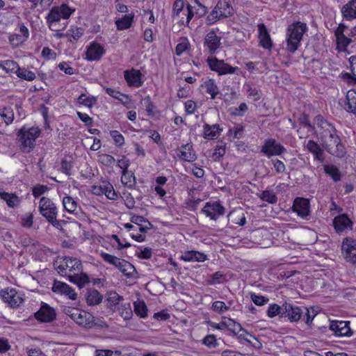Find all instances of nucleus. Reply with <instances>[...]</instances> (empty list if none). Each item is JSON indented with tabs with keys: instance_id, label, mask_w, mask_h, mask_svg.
I'll list each match as a JSON object with an SVG mask.
<instances>
[{
	"instance_id": "nucleus-1",
	"label": "nucleus",
	"mask_w": 356,
	"mask_h": 356,
	"mask_svg": "<svg viewBox=\"0 0 356 356\" xmlns=\"http://www.w3.org/2000/svg\"><path fill=\"white\" fill-rule=\"evenodd\" d=\"M306 24L298 22L289 25L286 29V50L294 54L298 49L303 34L307 31Z\"/></svg>"
},
{
	"instance_id": "nucleus-2",
	"label": "nucleus",
	"mask_w": 356,
	"mask_h": 356,
	"mask_svg": "<svg viewBox=\"0 0 356 356\" xmlns=\"http://www.w3.org/2000/svg\"><path fill=\"white\" fill-rule=\"evenodd\" d=\"M40 130L37 127L26 129L22 127L17 133L20 149L24 153H29L35 146V140L40 136Z\"/></svg>"
},
{
	"instance_id": "nucleus-3",
	"label": "nucleus",
	"mask_w": 356,
	"mask_h": 356,
	"mask_svg": "<svg viewBox=\"0 0 356 356\" xmlns=\"http://www.w3.org/2000/svg\"><path fill=\"white\" fill-rule=\"evenodd\" d=\"M234 10L232 6L226 1H219L213 10L207 16L206 23L212 25L217 21L227 18L234 15Z\"/></svg>"
},
{
	"instance_id": "nucleus-4",
	"label": "nucleus",
	"mask_w": 356,
	"mask_h": 356,
	"mask_svg": "<svg viewBox=\"0 0 356 356\" xmlns=\"http://www.w3.org/2000/svg\"><path fill=\"white\" fill-rule=\"evenodd\" d=\"M74 10V9L70 8L65 3H63L60 6L53 7L47 16V21L49 29L51 31H56V23L58 22L60 19H68Z\"/></svg>"
},
{
	"instance_id": "nucleus-5",
	"label": "nucleus",
	"mask_w": 356,
	"mask_h": 356,
	"mask_svg": "<svg viewBox=\"0 0 356 356\" xmlns=\"http://www.w3.org/2000/svg\"><path fill=\"white\" fill-rule=\"evenodd\" d=\"M54 264L55 268L60 274L67 276L70 274H74L76 272L83 270V265L81 261L76 257H65L62 258L59 262Z\"/></svg>"
},
{
	"instance_id": "nucleus-6",
	"label": "nucleus",
	"mask_w": 356,
	"mask_h": 356,
	"mask_svg": "<svg viewBox=\"0 0 356 356\" xmlns=\"http://www.w3.org/2000/svg\"><path fill=\"white\" fill-rule=\"evenodd\" d=\"M314 124H316L318 127L324 129L328 130L329 128H331L332 131L330 132V138L331 139V145H334L336 146L337 150H340L341 152V156L343 155V145L341 143L340 138L336 134V129L332 126V124L328 122L326 119L324 118L321 115H317L314 118Z\"/></svg>"
},
{
	"instance_id": "nucleus-7",
	"label": "nucleus",
	"mask_w": 356,
	"mask_h": 356,
	"mask_svg": "<svg viewBox=\"0 0 356 356\" xmlns=\"http://www.w3.org/2000/svg\"><path fill=\"white\" fill-rule=\"evenodd\" d=\"M207 63L210 70L216 72L219 75L234 74L238 70L237 67H232L223 60H219L216 57H209Z\"/></svg>"
},
{
	"instance_id": "nucleus-8",
	"label": "nucleus",
	"mask_w": 356,
	"mask_h": 356,
	"mask_svg": "<svg viewBox=\"0 0 356 356\" xmlns=\"http://www.w3.org/2000/svg\"><path fill=\"white\" fill-rule=\"evenodd\" d=\"M304 314V309L291 302H284L282 317L287 318L290 322H298Z\"/></svg>"
},
{
	"instance_id": "nucleus-9",
	"label": "nucleus",
	"mask_w": 356,
	"mask_h": 356,
	"mask_svg": "<svg viewBox=\"0 0 356 356\" xmlns=\"http://www.w3.org/2000/svg\"><path fill=\"white\" fill-rule=\"evenodd\" d=\"M225 211V207L218 201L207 202L201 210L202 213L213 220H216L220 216H223Z\"/></svg>"
},
{
	"instance_id": "nucleus-10",
	"label": "nucleus",
	"mask_w": 356,
	"mask_h": 356,
	"mask_svg": "<svg viewBox=\"0 0 356 356\" xmlns=\"http://www.w3.org/2000/svg\"><path fill=\"white\" fill-rule=\"evenodd\" d=\"M261 152L270 158L273 156L281 155L286 152V148L280 143H277L275 139L268 138L265 140Z\"/></svg>"
},
{
	"instance_id": "nucleus-11",
	"label": "nucleus",
	"mask_w": 356,
	"mask_h": 356,
	"mask_svg": "<svg viewBox=\"0 0 356 356\" xmlns=\"http://www.w3.org/2000/svg\"><path fill=\"white\" fill-rule=\"evenodd\" d=\"M342 254L346 260L351 264L356 263V240L346 237L341 245Z\"/></svg>"
},
{
	"instance_id": "nucleus-12",
	"label": "nucleus",
	"mask_w": 356,
	"mask_h": 356,
	"mask_svg": "<svg viewBox=\"0 0 356 356\" xmlns=\"http://www.w3.org/2000/svg\"><path fill=\"white\" fill-rule=\"evenodd\" d=\"M204 47L210 54H215L221 47V38L218 36L214 29L211 30L204 37Z\"/></svg>"
},
{
	"instance_id": "nucleus-13",
	"label": "nucleus",
	"mask_w": 356,
	"mask_h": 356,
	"mask_svg": "<svg viewBox=\"0 0 356 356\" xmlns=\"http://www.w3.org/2000/svg\"><path fill=\"white\" fill-rule=\"evenodd\" d=\"M39 211L40 214L48 219L53 220L57 216V209L54 203L48 197H42L40 200Z\"/></svg>"
},
{
	"instance_id": "nucleus-14",
	"label": "nucleus",
	"mask_w": 356,
	"mask_h": 356,
	"mask_svg": "<svg viewBox=\"0 0 356 356\" xmlns=\"http://www.w3.org/2000/svg\"><path fill=\"white\" fill-rule=\"evenodd\" d=\"M349 321H334L330 323V329L337 337H350L353 334Z\"/></svg>"
},
{
	"instance_id": "nucleus-15",
	"label": "nucleus",
	"mask_w": 356,
	"mask_h": 356,
	"mask_svg": "<svg viewBox=\"0 0 356 356\" xmlns=\"http://www.w3.org/2000/svg\"><path fill=\"white\" fill-rule=\"evenodd\" d=\"M0 297L12 307H19L23 302V299L13 289H5L0 291Z\"/></svg>"
},
{
	"instance_id": "nucleus-16",
	"label": "nucleus",
	"mask_w": 356,
	"mask_h": 356,
	"mask_svg": "<svg viewBox=\"0 0 356 356\" xmlns=\"http://www.w3.org/2000/svg\"><path fill=\"white\" fill-rule=\"evenodd\" d=\"M309 201L304 197H296L292 206V210L296 212L298 216L305 218L310 213Z\"/></svg>"
},
{
	"instance_id": "nucleus-17",
	"label": "nucleus",
	"mask_w": 356,
	"mask_h": 356,
	"mask_svg": "<svg viewBox=\"0 0 356 356\" xmlns=\"http://www.w3.org/2000/svg\"><path fill=\"white\" fill-rule=\"evenodd\" d=\"M142 76L140 71L134 68L124 72V79L130 87H140L143 83Z\"/></svg>"
},
{
	"instance_id": "nucleus-18",
	"label": "nucleus",
	"mask_w": 356,
	"mask_h": 356,
	"mask_svg": "<svg viewBox=\"0 0 356 356\" xmlns=\"http://www.w3.org/2000/svg\"><path fill=\"white\" fill-rule=\"evenodd\" d=\"M92 192L96 195L104 194L107 198L112 200H116L118 197L113 185L109 182H103L99 186H93Z\"/></svg>"
},
{
	"instance_id": "nucleus-19",
	"label": "nucleus",
	"mask_w": 356,
	"mask_h": 356,
	"mask_svg": "<svg viewBox=\"0 0 356 356\" xmlns=\"http://www.w3.org/2000/svg\"><path fill=\"white\" fill-rule=\"evenodd\" d=\"M56 312L47 304H44L40 309L35 314L37 320L41 322L50 323L56 319Z\"/></svg>"
},
{
	"instance_id": "nucleus-20",
	"label": "nucleus",
	"mask_w": 356,
	"mask_h": 356,
	"mask_svg": "<svg viewBox=\"0 0 356 356\" xmlns=\"http://www.w3.org/2000/svg\"><path fill=\"white\" fill-rule=\"evenodd\" d=\"M51 289L54 293L65 295L71 300H75L77 298L76 293L66 283L55 280Z\"/></svg>"
},
{
	"instance_id": "nucleus-21",
	"label": "nucleus",
	"mask_w": 356,
	"mask_h": 356,
	"mask_svg": "<svg viewBox=\"0 0 356 356\" xmlns=\"http://www.w3.org/2000/svg\"><path fill=\"white\" fill-rule=\"evenodd\" d=\"M106 50L103 46L97 42H92L87 48L86 55L88 60H99L105 54Z\"/></svg>"
},
{
	"instance_id": "nucleus-22",
	"label": "nucleus",
	"mask_w": 356,
	"mask_h": 356,
	"mask_svg": "<svg viewBox=\"0 0 356 356\" xmlns=\"http://www.w3.org/2000/svg\"><path fill=\"white\" fill-rule=\"evenodd\" d=\"M177 156L187 162H193L197 159V155L191 143L181 145L177 149Z\"/></svg>"
},
{
	"instance_id": "nucleus-23",
	"label": "nucleus",
	"mask_w": 356,
	"mask_h": 356,
	"mask_svg": "<svg viewBox=\"0 0 356 356\" xmlns=\"http://www.w3.org/2000/svg\"><path fill=\"white\" fill-rule=\"evenodd\" d=\"M353 221L343 213L336 216L333 219V225L337 232H342L347 229H353Z\"/></svg>"
},
{
	"instance_id": "nucleus-24",
	"label": "nucleus",
	"mask_w": 356,
	"mask_h": 356,
	"mask_svg": "<svg viewBox=\"0 0 356 356\" xmlns=\"http://www.w3.org/2000/svg\"><path fill=\"white\" fill-rule=\"evenodd\" d=\"M92 318L91 314L76 308V312L74 314L72 320L80 325L90 327L92 325Z\"/></svg>"
},
{
	"instance_id": "nucleus-25",
	"label": "nucleus",
	"mask_w": 356,
	"mask_h": 356,
	"mask_svg": "<svg viewBox=\"0 0 356 356\" xmlns=\"http://www.w3.org/2000/svg\"><path fill=\"white\" fill-rule=\"evenodd\" d=\"M258 31L261 46L264 49H270L273 43L266 25L263 23L258 24Z\"/></svg>"
},
{
	"instance_id": "nucleus-26",
	"label": "nucleus",
	"mask_w": 356,
	"mask_h": 356,
	"mask_svg": "<svg viewBox=\"0 0 356 356\" xmlns=\"http://www.w3.org/2000/svg\"><path fill=\"white\" fill-rule=\"evenodd\" d=\"M179 259L188 262H203L208 259L207 256L203 252L195 250H188L181 254Z\"/></svg>"
},
{
	"instance_id": "nucleus-27",
	"label": "nucleus",
	"mask_w": 356,
	"mask_h": 356,
	"mask_svg": "<svg viewBox=\"0 0 356 356\" xmlns=\"http://www.w3.org/2000/svg\"><path fill=\"white\" fill-rule=\"evenodd\" d=\"M343 17L348 21L356 19V0H350L341 9Z\"/></svg>"
},
{
	"instance_id": "nucleus-28",
	"label": "nucleus",
	"mask_w": 356,
	"mask_h": 356,
	"mask_svg": "<svg viewBox=\"0 0 356 356\" xmlns=\"http://www.w3.org/2000/svg\"><path fill=\"white\" fill-rule=\"evenodd\" d=\"M221 131L222 129L217 124L213 125L205 124L203 129V137L206 139L213 140L220 134Z\"/></svg>"
},
{
	"instance_id": "nucleus-29",
	"label": "nucleus",
	"mask_w": 356,
	"mask_h": 356,
	"mask_svg": "<svg viewBox=\"0 0 356 356\" xmlns=\"http://www.w3.org/2000/svg\"><path fill=\"white\" fill-rule=\"evenodd\" d=\"M67 278L70 282L76 284L79 288L83 287L89 282L88 275L82 271L76 272L74 274H70L67 275Z\"/></svg>"
},
{
	"instance_id": "nucleus-30",
	"label": "nucleus",
	"mask_w": 356,
	"mask_h": 356,
	"mask_svg": "<svg viewBox=\"0 0 356 356\" xmlns=\"http://www.w3.org/2000/svg\"><path fill=\"white\" fill-rule=\"evenodd\" d=\"M323 170L325 173L329 176L334 182H338L341 180L342 174L338 167L333 164L323 165Z\"/></svg>"
},
{
	"instance_id": "nucleus-31",
	"label": "nucleus",
	"mask_w": 356,
	"mask_h": 356,
	"mask_svg": "<svg viewBox=\"0 0 356 356\" xmlns=\"http://www.w3.org/2000/svg\"><path fill=\"white\" fill-rule=\"evenodd\" d=\"M307 150L314 154V159L322 162L324 159L323 150L319 145L313 140H309L306 145Z\"/></svg>"
},
{
	"instance_id": "nucleus-32",
	"label": "nucleus",
	"mask_w": 356,
	"mask_h": 356,
	"mask_svg": "<svg viewBox=\"0 0 356 356\" xmlns=\"http://www.w3.org/2000/svg\"><path fill=\"white\" fill-rule=\"evenodd\" d=\"M103 299L102 296L95 289H88L86 294V302L89 305L99 304Z\"/></svg>"
},
{
	"instance_id": "nucleus-33",
	"label": "nucleus",
	"mask_w": 356,
	"mask_h": 356,
	"mask_svg": "<svg viewBox=\"0 0 356 356\" xmlns=\"http://www.w3.org/2000/svg\"><path fill=\"white\" fill-rule=\"evenodd\" d=\"M134 14H128L124 15L122 18L118 19L115 21L117 29L122 31L126 30L130 28L134 21Z\"/></svg>"
},
{
	"instance_id": "nucleus-34",
	"label": "nucleus",
	"mask_w": 356,
	"mask_h": 356,
	"mask_svg": "<svg viewBox=\"0 0 356 356\" xmlns=\"http://www.w3.org/2000/svg\"><path fill=\"white\" fill-rule=\"evenodd\" d=\"M202 86L204 87L206 92L211 95V99H216V96L220 93L218 86L212 79H209L204 81Z\"/></svg>"
},
{
	"instance_id": "nucleus-35",
	"label": "nucleus",
	"mask_w": 356,
	"mask_h": 356,
	"mask_svg": "<svg viewBox=\"0 0 356 356\" xmlns=\"http://www.w3.org/2000/svg\"><path fill=\"white\" fill-rule=\"evenodd\" d=\"M101 257L108 264L113 265L115 266L119 270L121 271L122 268V266L124 264H122V261H125L124 259H120L115 256L111 255L106 252H101L100 254Z\"/></svg>"
},
{
	"instance_id": "nucleus-36",
	"label": "nucleus",
	"mask_w": 356,
	"mask_h": 356,
	"mask_svg": "<svg viewBox=\"0 0 356 356\" xmlns=\"http://www.w3.org/2000/svg\"><path fill=\"white\" fill-rule=\"evenodd\" d=\"M224 325L225 327L228 328L230 331L233 332L234 334L239 333L240 332H243L246 334H250L246 330H245L241 325L232 318H227L224 321Z\"/></svg>"
},
{
	"instance_id": "nucleus-37",
	"label": "nucleus",
	"mask_w": 356,
	"mask_h": 356,
	"mask_svg": "<svg viewBox=\"0 0 356 356\" xmlns=\"http://www.w3.org/2000/svg\"><path fill=\"white\" fill-rule=\"evenodd\" d=\"M121 181L123 185L131 188L136 184V178L134 173L131 171H122Z\"/></svg>"
},
{
	"instance_id": "nucleus-38",
	"label": "nucleus",
	"mask_w": 356,
	"mask_h": 356,
	"mask_svg": "<svg viewBox=\"0 0 356 356\" xmlns=\"http://www.w3.org/2000/svg\"><path fill=\"white\" fill-rule=\"evenodd\" d=\"M347 108L346 110L350 113L356 111V92L355 90H349L346 95Z\"/></svg>"
},
{
	"instance_id": "nucleus-39",
	"label": "nucleus",
	"mask_w": 356,
	"mask_h": 356,
	"mask_svg": "<svg viewBox=\"0 0 356 356\" xmlns=\"http://www.w3.org/2000/svg\"><path fill=\"white\" fill-rule=\"evenodd\" d=\"M0 197L6 202L8 207L12 208L17 206L19 202L18 197L14 194H10L6 192H2L0 193Z\"/></svg>"
},
{
	"instance_id": "nucleus-40",
	"label": "nucleus",
	"mask_w": 356,
	"mask_h": 356,
	"mask_svg": "<svg viewBox=\"0 0 356 356\" xmlns=\"http://www.w3.org/2000/svg\"><path fill=\"white\" fill-rule=\"evenodd\" d=\"M123 299L122 296H120L115 291H109L106 293V301L108 306L110 308L117 306L120 302Z\"/></svg>"
},
{
	"instance_id": "nucleus-41",
	"label": "nucleus",
	"mask_w": 356,
	"mask_h": 356,
	"mask_svg": "<svg viewBox=\"0 0 356 356\" xmlns=\"http://www.w3.org/2000/svg\"><path fill=\"white\" fill-rule=\"evenodd\" d=\"M63 204L65 209L69 213H75L78 208L76 202L70 196L63 197Z\"/></svg>"
},
{
	"instance_id": "nucleus-42",
	"label": "nucleus",
	"mask_w": 356,
	"mask_h": 356,
	"mask_svg": "<svg viewBox=\"0 0 356 356\" xmlns=\"http://www.w3.org/2000/svg\"><path fill=\"white\" fill-rule=\"evenodd\" d=\"M120 315L123 318L124 320L128 321L133 316V312L131 304L129 302L122 304L118 308Z\"/></svg>"
},
{
	"instance_id": "nucleus-43",
	"label": "nucleus",
	"mask_w": 356,
	"mask_h": 356,
	"mask_svg": "<svg viewBox=\"0 0 356 356\" xmlns=\"http://www.w3.org/2000/svg\"><path fill=\"white\" fill-rule=\"evenodd\" d=\"M134 312L140 318H145L147 316V307L143 300H138L134 302Z\"/></svg>"
},
{
	"instance_id": "nucleus-44",
	"label": "nucleus",
	"mask_w": 356,
	"mask_h": 356,
	"mask_svg": "<svg viewBox=\"0 0 356 356\" xmlns=\"http://www.w3.org/2000/svg\"><path fill=\"white\" fill-rule=\"evenodd\" d=\"M97 102L96 97L93 96H88L86 94H81L77 99V102L84 105L88 108H92Z\"/></svg>"
},
{
	"instance_id": "nucleus-45",
	"label": "nucleus",
	"mask_w": 356,
	"mask_h": 356,
	"mask_svg": "<svg viewBox=\"0 0 356 356\" xmlns=\"http://www.w3.org/2000/svg\"><path fill=\"white\" fill-rule=\"evenodd\" d=\"M282 308H284V303L282 305L275 303L269 305L267 310L268 316L273 318L276 316H279L280 318H282Z\"/></svg>"
},
{
	"instance_id": "nucleus-46",
	"label": "nucleus",
	"mask_w": 356,
	"mask_h": 356,
	"mask_svg": "<svg viewBox=\"0 0 356 356\" xmlns=\"http://www.w3.org/2000/svg\"><path fill=\"white\" fill-rule=\"evenodd\" d=\"M0 115L7 125L11 124L14 120V113L10 107H5L0 110Z\"/></svg>"
},
{
	"instance_id": "nucleus-47",
	"label": "nucleus",
	"mask_w": 356,
	"mask_h": 356,
	"mask_svg": "<svg viewBox=\"0 0 356 356\" xmlns=\"http://www.w3.org/2000/svg\"><path fill=\"white\" fill-rule=\"evenodd\" d=\"M16 74L19 78L26 81H33L35 79V74L33 72L28 70L26 68H21L20 67Z\"/></svg>"
},
{
	"instance_id": "nucleus-48",
	"label": "nucleus",
	"mask_w": 356,
	"mask_h": 356,
	"mask_svg": "<svg viewBox=\"0 0 356 356\" xmlns=\"http://www.w3.org/2000/svg\"><path fill=\"white\" fill-rule=\"evenodd\" d=\"M123 264L122 268L120 272L127 277H134V274L136 273V268L133 264L125 260L122 261Z\"/></svg>"
},
{
	"instance_id": "nucleus-49",
	"label": "nucleus",
	"mask_w": 356,
	"mask_h": 356,
	"mask_svg": "<svg viewBox=\"0 0 356 356\" xmlns=\"http://www.w3.org/2000/svg\"><path fill=\"white\" fill-rule=\"evenodd\" d=\"M259 197L265 202L270 204H275L277 202V197L275 193L270 191H264Z\"/></svg>"
},
{
	"instance_id": "nucleus-50",
	"label": "nucleus",
	"mask_w": 356,
	"mask_h": 356,
	"mask_svg": "<svg viewBox=\"0 0 356 356\" xmlns=\"http://www.w3.org/2000/svg\"><path fill=\"white\" fill-rule=\"evenodd\" d=\"M244 88L246 90L248 97H252L254 101H258L261 98V95L258 89L252 87L250 84H245Z\"/></svg>"
},
{
	"instance_id": "nucleus-51",
	"label": "nucleus",
	"mask_w": 356,
	"mask_h": 356,
	"mask_svg": "<svg viewBox=\"0 0 356 356\" xmlns=\"http://www.w3.org/2000/svg\"><path fill=\"white\" fill-rule=\"evenodd\" d=\"M83 34V29L76 27L75 29L69 30L66 33V37H69V40L72 42V39L74 41H76L82 36Z\"/></svg>"
},
{
	"instance_id": "nucleus-52",
	"label": "nucleus",
	"mask_w": 356,
	"mask_h": 356,
	"mask_svg": "<svg viewBox=\"0 0 356 356\" xmlns=\"http://www.w3.org/2000/svg\"><path fill=\"white\" fill-rule=\"evenodd\" d=\"M73 168V163L71 160H67L66 158L62 159L60 163V171L67 176L72 175L71 170Z\"/></svg>"
},
{
	"instance_id": "nucleus-53",
	"label": "nucleus",
	"mask_w": 356,
	"mask_h": 356,
	"mask_svg": "<svg viewBox=\"0 0 356 356\" xmlns=\"http://www.w3.org/2000/svg\"><path fill=\"white\" fill-rule=\"evenodd\" d=\"M337 48L341 51H346L348 45L352 42V40L346 35L336 37Z\"/></svg>"
},
{
	"instance_id": "nucleus-54",
	"label": "nucleus",
	"mask_w": 356,
	"mask_h": 356,
	"mask_svg": "<svg viewBox=\"0 0 356 356\" xmlns=\"http://www.w3.org/2000/svg\"><path fill=\"white\" fill-rule=\"evenodd\" d=\"M4 65V71L7 73L16 74L19 67L17 63L13 60H6Z\"/></svg>"
},
{
	"instance_id": "nucleus-55",
	"label": "nucleus",
	"mask_w": 356,
	"mask_h": 356,
	"mask_svg": "<svg viewBox=\"0 0 356 356\" xmlns=\"http://www.w3.org/2000/svg\"><path fill=\"white\" fill-rule=\"evenodd\" d=\"M189 42L186 38H181L180 42L175 48V53L177 56H181L188 47Z\"/></svg>"
},
{
	"instance_id": "nucleus-56",
	"label": "nucleus",
	"mask_w": 356,
	"mask_h": 356,
	"mask_svg": "<svg viewBox=\"0 0 356 356\" xmlns=\"http://www.w3.org/2000/svg\"><path fill=\"white\" fill-rule=\"evenodd\" d=\"M135 255L142 259H149L152 257V252L150 248H139Z\"/></svg>"
},
{
	"instance_id": "nucleus-57",
	"label": "nucleus",
	"mask_w": 356,
	"mask_h": 356,
	"mask_svg": "<svg viewBox=\"0 0 356 356\" xmlns=\"http://www.w3.org/2000/svg\"><path fill=\"white\" fill-rule=\"evenodd\" d=\"M110 135L114 140L116 146L122 147L124 143V136L116 130L111 131Z\"/></svg>"
},
{
	"instance_id": "nucleus-58",
	"label": "nucleus",
	"mask_w": 356,
	"mask_h": 356,
	"mask_svg": "<svg viewBox=\"0 0 356 356\" xmlns=\"http://www.w3.org/2000/svg\"><path fill=\"white\" fill-rule=\"evenodd\" d=\"M184 8L183 0H175L172 6V17H177Z\"/></svg>"
},
{
	"instance_id": "nucleus-59",
	"label": "nucleus",
	"mask_w": 356,
	"mask_h": 356,
	"mask_svg": "<svg viewBox=\"0 0 356 356\" xmlns=\"http://www.w3.org/2000/svg\"><path fill=\"white\" fill-rule=\"evenodd\" d=\"M248 107L245 103H241L238 107L232 108L231 114L237 116H242L248 111Z\"/></svg>"
},
{
	"instance_id": "nucleus-60",
	"label": "nucleus",
	"mask_w": 356,
	"mask_h": 356,
	"mask_svg": "<svg viewBox=\"0 0 356 356\" xmlns=\"http://www.w3.org/2000/svg\"><path fill=\"white\" fill-rule=\"evenodd\" d=\"M9 41L10 44L15 47H18L24 43L26 40L19 34H13L9 36Z\"/></svg>"
},
{
	"instance_id": "nucleus-61",
	"label": "nucleus",
	"mask_w": 356,
	"mask_h": 356,
	"mask_svg": "<svg viewBox=\"0 0 356 356\" xmlns=\"http://www.w3.org/2000/svg\"><path fill=\"white\" fill-rule=\"evenodd\" d=\"M225 147L222 145H217L213 151L212 157L213 161H219L225 154Z\"/></svg>"
},
{
	"instance_id": "nucleus-62",
	"label": "nucleus",
	"mask_w": 356,
	"mask_h": 356,
	"mask_svg": "<svg viewBox=\"0 0 356 356\" xmlns=\"http://www.w3.org/2000/svg\"><path fill=\"white\" fill-rule=\"evenodd\" d=\"M252 301L257 305L261 306L266 304L268 301V298L263 296L252 293L250 296Z\"/></svg>"
},
{
	"instance_id": "nucleus-63",
	"label": "nucleus",
	"mask_w": 356,
	"mask_h": 356,
	"mask_svg": "<svg viewBox=\"0 0 356 356\" xmlns=\"http://www.w3.org/2000/svg\"><path fill=\"white\" fill-rule=\"evenodd\" d=\"M202 343L209 348H215L217 346L216 338L213 334L207 335L202 339Z\"/></svg>"
},
{
	"instance_id": "nucleus-64",
	"label": "nucleus",
	"mask_w": 356,
	"mask_h": 356,
	"mask_svg": "<svg viewBox=\"0 0 356 356\" xmlns=\"http://www.w3.org/2000/svg\"><path fill=\"white\" fill-rule=\"evenodd\" d=\"M212 308L218 313H223L228 310V307L222 301H215L212 304Z\"/></svg>"
}]
</instances>
